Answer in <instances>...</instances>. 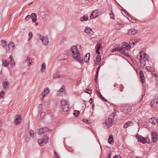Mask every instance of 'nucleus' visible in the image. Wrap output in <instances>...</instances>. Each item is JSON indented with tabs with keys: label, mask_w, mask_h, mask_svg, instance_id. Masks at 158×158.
<instances>
[{
	"label": "nucleus",
	"mask_w": 158,
	"mask_h": 158,
	"mask_svg": "<svg viewBox=\"0 0 158 158\" xmlns=\"http://www.w3.org/2000/svg\"><path fill=\"white\" fill-rule=\"evenodd\" d=\"M71 51L72 52V57L81 63H83L84 60L81 57L79 50L77 49L76 46H72L71 48Z\"/></svg>",
	"instance_id": "nucleus-1"
},
{
	"label": "nucleus",
	"mask_w": 158,
	"mask_h": 158,
	"mask_svg": "<svg viewBox=\"0 0 158 158\" xmlns=\"http://www.w3.org/2000/svg\"><path fill=\"white\" fill-rule=\"evenodd\" d=\"M116 114L115 112L112 113L109 115L108 119L106 121L105 124L107 126L110 127L112 125V122L114 120V116Z\"/></svg>",
	"instance_id": "nucleus-2"
},
{
	"label": "nucleus",
	"mask_w": 158,
	"mask_h": 158,
	"mask_svg": "<svg viewBox=\"0 0 158 158\" xmlns=\"http://www.w3.org/2000/svg\"><path fill=\"white\" fill-rule=\"evenodd\" d=\"M61 106L64 112H67L69 110V105L67 100H61Z\"/></svg>",
	"instance_id": "nucleus-3"
},
{
	"label": "nucleus",
	"mask_w": 158,
	"mask_h": 158,
	"mask_svg": "<svg viewBox=\"0 0 158 158\" xmlns=\"http://www.w3.org/2000/svg\"><path fill=\"white\" fill-rule=\"evenodd\" d=\"M100 14V10L98 9L94 11L91 13L90 18L91 19H95L98 17Z\"/></svg>",
	"instance_id": "nucleus-4"
},
{
	"label": "nucleus",
	"mask_w": 158,
	"mask_h": 158,
	"mask_svg": "<svg viewBox=\"0 0 158 158\" xmlns=\"http://www.w3.org/2000/svg\"><path fill=\"white\" fill-rule=\"evenodd\" d=\"M132 108L130 106H123L121 108V111L124 113H127L131 112Z\"/></svg>",
	"instance_id": "nucleus-5"
},
{
	"label": "nucleus",
	"mask_w": 158,
	"mask_h": 158,
	"mask_svg": "<svg viewBox=\"0 0 158 158\" xmlns=\"http://www.w3.org/2000/svg\"><path fill=\"white\" fill-rule=\"evenodd\" d=\"M39 38L44 45H47L48 44L49 40L47 36L40 35L39 36Z\"/></svg>",
	"instance_id": "nucleus-6"
},
{
	"label": "nucleus",
	"mask_w": 158,
	"mask_h": 158,
	"mask_svg": "<svg viewBox=\"0 0 158 158\" xmlns=\"http://www.w3.org/2000/svg\"><path fill=\"white\" fill-rule=\"evenodd\" d=\"M48 138L47 137L39 139L38 140V143L39 145L41 146H42L44 145L48 141Z\"/></svg>",
	"instance_id": "nucleus-7"
},
{
	"label": "nucleus",
	"mask_w": 158,
	"mask_h": 158,
	"mask_svg": "<svg viewBox=\"0 0 158 158\" xmlns=\"http://www.w3.org/2000/svg\"><path fill=\"white\" fill-rule=\"evenodd\" d=\"M22 121V116L20 115H16L14 119L15 123L17 125L19 124Z\"/></svg>",
	"instance_id": "nucleus-8"
},
{
	"label": "nucleus",
	"mask_w": 158,
	"mask_h": 158,
	"mask_svg": "<svg viewBox=\"0 0 158 158\" xmlns=\"http://www.w3.org/2000/svg\"><path fill=\"white\" fill-rule=\"evenodd\" d=\"M138 141L143 143H148L149 142V139L147 138H144L142 136L139 137L138 139Z\"/></svg>",
	"instance_id": "nucleus-9"
},
{
	"label": "nucleus",
	"mask_w": 158,
	"mask_h": 158,
	"mask_svg": "<svg viewBox=\"0 0 158 158\" xmlns=\"http://www.w3.org/2000/svg\"><path fill=\"white\" fill-rule=\"evenodd\" d=\"M150 104L152 108H156L158 107V100L154 99L151 102Z\"/></svg>",
	"instance_id": "nucleus-10"
},
{
	"label": "nucleus",
	"mask_w": 158,
	"mask_h": 158,
	"mask_svg": "<svg viewBox=\"0 0 158 158\" xmlns=\"http://www.w3.org/2000/svg\"><path fill=\"white\" fill-rule=\"evenodd\" d=\"M140 54V60L144 59L146 60H148V56L147 54H145L142 51H140L139 52Z\"/></svg>",
	"instance_id": "nucleus-11"
},
{
	"label": "nucleus",
	"mask_w": 158,
	"mask_h": 158,
	"mask_svg": "<svg viewBox=\"0 0 158 158\" xmlns=\"http://www.w3.org/2000/svg\"><path fill=\"white\" fill-rule=\"evenodd\" d=\"M120 49L121 51L122 50H129L130 49V46L127 43H124L123 44L121 45V46L120 47Z\"/></svg>",
	"instance_id": "nucleus-12"
},
{
	"label": "nucleus",
	"mask_w": 158,
	"mask_h": 158,
	"mask_svg": "<svg viewBox=\"0 0 158 158\" xmlns=\"http://www.w3.org/2000/svg\"><path fill=\"white\" fill-rule=\"evenodd\" d=\"M158 137L157 135L155 133L152 132L151 134V139L153 142H156L157 139Z\"/></svg>",
	"instance_id": "nucleus-13"
},
{
	"label": "nucleus",
	"mask_w": 158,
	"mask_h": 158,
	"mask_svg": "<svg viewBox=\"0 0 158 158\" xmlns=\"http://www.w3.org/2000/svg\"><path fill=\"white\" fill-rule=\"evenodd\" d=\"M65 91V86L63 85L59 90L57 92V94L58 95H62L63 93Z\"/></svg>",
	"instance_id": "nucleus-14"
},
{
	"label": "nucleus",
	"mask_w": 158,
	"mask_h": 158,
	"mask_svg": "<svg viewBox=\"0 0 158 158\" xmlns=\"http://www.w3.org/2000/svg\"><path fill=\"white\" fill-rule=\"evenodd\" d=\"M15 47L14 43L12 42H10L8 44L6 49L7 50H9L10 49H13Z\"/></svg>",
	"instance_id": "nucleus-15"
},
{
	"label": "nucleus",
	"mask_w": 158,
	"mask_h": 158,
	"mask_svg": "<svg viewBox=\"0 0 158 158\" xmlns=\"http://www.w3.org/2000/svg\"><path fill=\"white\" fill-rule=\"evenodd\" d=\"M139 74L141 82L142 83H143L144 82V76L143 71L142 70H140Z\"/></svg>",
	"instance_id": "nucleus-16"
},
{
	"label": "nucleus",
	"mask_w": 158,
	"mask_h": 158,
	"mask_svg": "<svg viewBox=\"0 0 158 158\" xmlns=\"http://www.w3.org/2000/svg\"><path fill=\"white\" fill-rule=\"evenodd\" d=\"M85 32L86 33L90 34H93L94 33L91 29L89 27H85Z\"/></svg>",
	"instance_id": "nucleus-17"
},
{
	"label": "nucleus",
	"mask_w": 158,
	"mask_h": 158,
	"mask_svg": "<svg viewBox=\"0 0 158 158\" xmlns=\"http://www.w3.org/2000/svg\"><path fill=\"white\" fill-rule=\"evenodd\" d=\"M137 32H138V31L137 30H136L134 29H131L129 30L128 32L127 33V34L128 35H134Z\"/></svg>",
	"instance_id": "nucleus-18"
},
{
	"label": "nucleus",
	"mask_w": 158,
	"mask_h": 158,
	"mask_svg": "<svg viewBox=\"0 0 158 158\" xmlns=\"http://www.w3.org/2000/svg\"><path fill=\"white\" fill-rule=\"evenodd\" d=\"M149 122L154 124H156L158 122V120L155 117H152L149 119Z\"/></svg>",
	"instance_id": "nucleus-19"
},
{
	"label": "nucleus",
	"mask_w": 158,
	"mask_h": 158,
	"mask_svg": "<svg viewBox=\"0 0 158 158\" xmlns=\"http://www.w3.org/2000/svg\"><path fill=\"white\" fill-rule=\"evenodd\" d=\"M31 17L32 19L33 22H35L37 20V15L35 13H32L31 14Z\"/></svg>",
	"instance_id": "nucleus-20"
},
{
	"label": "nucleus",
	"mask_w": 158,
	"mask_h": 158,
	"mask_svg": "<svg viewBox=\"0 0 158 158\" xmlns=\"http://www.w3.org/2000/svg\"><path fill=\"white\" fill-rule=\"evenodd\" d=\"M68 55L64 54L60 55L58 56V59L60 60H62L66 59Z\"/></svg>",
	"instance_id": "nucleus-21"
},
{
	"label": "nucleus",
	"mask_w": 158,
	"mask_h": 158,
	"mask_svg": "<svg viewBox=\"0 0 158 158\" xmlns=\"http://www.w3.org/2000/svg\"><path fill=\"white\" fill-rule=\"evenodd\" d=\"M101 67V65H99L97 69V71L96 73L95 80L96 82H97V80L98 79V76L99 72V71L100 69V68Z\"/></svg>",
	"instance_id": "nucleus-22"
},
{
	"label": "nucleus",
	"mask_w": 158,
	"mask_h": 158,
	"mask_svg": "<svg viewBox=\"0 0 158 158\" xmlns=\"http://www.w3.org/2000/svg\"><path fill=\"white\" fill-rule=\"evenodd\" d=\"M90 56V55L89 53H86L84 57V60L86 63H88L89 62Z\"/></svg>",
	"instance_id": "nucleus-23"
},
{
	"label": "nucleus",
	"mask_w": 158,
	"mask_h": 158,
	"mask_svg": "<svg viewBox=\"0 0 158 158\" xmlns=\"http://www.w3.org/2000/svg\"><path fill=\"white\" fill-rule=\"evenodd\" d=\"M3 87L5 89H7L9 87V83L7 81H4L2 83Z\"/></svg>",
	"instance_id": "nucleus-24"
},
{
	"label": "nucleus",
	"mask_w": 158,
	"mask_h": 158,
	"mask_svg": "<svg viewBox=\"0 0 158 158\" xmlns=\"http://www.w3.org/2000/svg\"><path fill=\"white\" fill-rule=\"evenodd\" d=\"M32 62V60L30 58V56H28L26 62L28 64V66H29L31 64Z\"/></svg>",
	"instance_id": "nucleus-25"
},
{
	"label": "nucleus",
	"mask_w": 158,
	"mask_h": 158,
	"mask_svg": "<svg viewBox=\"0 0 158 158\" xmlns=\"http://www.w3.org/2000/svg\"><path fill=\"white\" fill-rule=\"evenodd\" d=\"M9 58L10 60V64L11 65L13 66H15V64L13 59L12 56L11 55H10L9 56Z\"/></svg>",
	"instance_id": "nucleus-26"
},
{
	"label": "nucleus",
	"mask_w": 158,
	"mask_h": 158,
	"mask_svg": "<svg viewBox=\"0 0 158 158\" xmlns=\"http://www.w3.org/2000/svg\"><path fill=\"white\" fill-rule=\"evenodd\" d=\"M108 142L110 144H113L114 143V139L113 136L112 135H110L109 138L108 139Z\"/></svg>",
	"instance_id": "nucleus-27"
},
{
	"label": "nucleus",
	"mask_w": 158,
	"mask_h": 158,
	"mask_svg": "<svg viewBox=\"0 0 158 158\" xmlns=\"http://www.w3.org/2000/svg\"><path fill=\"white\" fill-rule=\"evenodd\" d=\"M88 18L87 14L81 17L80 18L81 21H87L88 20Z\"/></svg>",
	"instance_id": "nucleus-28"
},
{
	"label": "nucleus",
	"mask_w": 158,
	"mask_h": 158,
	"mask_svg": "<svg viewBox=\"0 0 158 158\" xmlns=\"http://www.w3.org/2000/svg\"><path fill=\"white\" fill-rule=\"evenodd\" d=\"M50 90L48 88H45L44 91L42 92V94L46 96V94L49 93Z\"/></svg>",
	"instance_id": "nucleus-29"
},
{
	"label": "nucleus",
	"mask_w": 158,
	"mask_h": 158,
	"mask_svg": "<svg viewBox=\"0 0 158 158\" xmlns=\"http://www.w3.org/2000/svg\"><path fill=\"white\" fill-rule=\"evenodd\" d=\"M9 62L8 60H7L6 59H4L3 60V65L4 66H7L9 65Z\"/></svg>",
	"instance_id": "nucleus-30"
},
{
	"label": "nucleus",
	"mask_w": 158,
	"mask_h": 158,
	"mask_svg": "<svg viewBox=\"0 0 158 158\" xmlns=\"http://www.w3.org/2000/svg\"><path fill=\"white\" fill-rule=\"evenodd\" d=\"M116 51H118L120 52H121V50L120 47H117L113 48L111 50V51L112 52H115Z\"/></svg>",
	"instance_id": "nucleus-31"
},
{
	"label": "nucleus",
	"mask_w": 158,
	"mask_h": 158,
	"mask_svg": "<svg viewBox=\"0 0 158 158\" xmlns=\"http://www.w3.org/2000/svg\"><path fill=\"white\" fill-rule=\"evenodd\" d=\"M136 43L135 40H131L129 41V45L130 47L131 46H133L134 44Z\"/></svg>",
	"instance_id": "nucleus-32"
},
{
	"label": "nucleus",
	"mask_w": 158,
	"mask_h": 158,
	"mask_svg": "<svg viewBox=\"0 0 158 158\" xmlns=\"http://www.w3.org/2000/svg\"><path fill=\"white\" fill-rule=\"evenodd\" d=\"M125 50H122V51L120 52L123 55H124L128 57L129 56V54L125 51Z\"/></svg>",
	"instance_id": "nucleus-33"
},
{
	"label": "nucleus",
	"mask_w": 158,
	"mask_h": 158,
	"mask_svg": "<svg viewBox=\"0 0 158 158\" xmlns=\"http://www.w3.org/2000/svg\"><path fill=\"white\" fill-rule=\"evenodd\" d=\"M145 60H143L142 61V59L140 60V62L141 64V66H143V67L146 66V63H145Z\"/></svg>",
	"instance_id": "nucleus-34"
},
{
	"label": "nucleus",
	"mask_w": 158,
	"mask_h": 158,
	"mask_svg": "<svg viewBox=\"0 0 158 158\" xmlns=\"http://www.w3.org/2000/svg\"><path fill=\"white\" fill-rule=\"evenodd\" d=\"M1 44L4 47H5L7 44L6 41L4 40H1Z\"/></svg>",
	"instance_id": "nucleus-35"
},
{
	"label": "nucleus",
	"mask_w": 158,
	"mask_h": 158,
	"mask_svg": "<svg viewBox=\"0 0 158 158\" xmlns=\"http://www.w3.org/2000/svg\"><path fill=\"white\" fill-rule=\"evenodd\" d=\"M52 77H53V78H60V77L61 76L60 74H57L56 73L53 74Z\"/></svg>",
	"instance_id": "nucleus-36"
},
{
	"label": "nucleus",
	"mask_w": 158,
	"mask_h": 158,
	"mask_svg": "<svg viewBox=\"0 0 158 158\" xmlns=\"http://www.w3.org/2000/svg\"><path fill=\"white\" fill-rule=\"evenodd\" d=\"M42 129H43V131L44 132V133H45L46 132H47L48 131V132H50L51 130L50 129H48V128L47 127H44L43 128H42Z\"/></svg>",
	"instance_id": "nucleus-37"
},
{
	"label": "nucleus",
	"mask_w": 158,
	"mask_h": 158,
	"mask_svg": "<svg viewBox=\"0 0 158 158\" xmlns=\"http://www.w3.org/2000/svg\"><path fill=\"white\" fill-rule=\"evenodd\" d=\"M46 68V64L44 63H43L42 64L41 67V71L43 72L45 70Z\"/></svg>",
	"instance_id": "nucleus-38"
},
{
	"label": "nucleus",
	"mask_w": 158,
	"mask_h": 158,
	"mask_svg": "<svg viewBox=\"0 0 158 158\" xmlns=\"http://www.w3.org/2000/svg\"><path fill=\"white\" fill-rule=\"evenodd\" d=\"M80 114L79 111L75 110L74 111L73 114L75 117H77Z\"/></svg>",
	"instance_id": "nucleus-39"
},
{
	"label": "nucleus",
	"mask_w": 158,
	"mask_h": 158,
	"mask_svg": "<svg viewBox=\"0 0 158 158\" xmlns=\"http://www.w3.org/2000/svg\"><path fill=\"white\" fill-rule=\"evenodd\" d=\"M97 49H100L102 47V46L101 43H98L96 46Z\"/></svg>",
	"instance_id": "nucleus-40"
},
{
	"label": "nucleus",
	"mask_w": 158,
	"mask_h": 158,
	"mask_svg": "<svg viewBox=\"0 0 158 158\" xmlns=\"http://www.w3.org/2000/svg\"><path fill=\"white\" fill-rule=\"evenodd\" d=\"M43 134H44V132L43 131V129L40 128L39 129V131L38 132V134L39 135H42Z\"/></svg>",
	"instance_id": "nucleus-41"
},
{
	"label": "nucleus",
	"mask_w": 158,
	"mask_h": 158,
	"mask_svg": "<svg viewBox=\"0 0 158 158\" xmlns=\"http://www.w3.org/2000/svg\"><path fill=\"white\" fill-rule=\"evenodd\" d=\"M133 122L132 121H128L126 123V124L128 126V127L132 126L133 124Z\"/></svg>",
	"instance_id": "nucleus-42"
},
{
	"label": "nucleus",
	"mask_w": 158,
	"mask_h": 158,
	"mask_svg": "<svg viewBox=\"0 0 158 158\" xmlns=\"http://www.w3.org/2000/svg\"><path fill=\"white\" fill-rule=\"evenodd\" d=\"M97 62H100L101 60V57L100 55H98L95 58Z\"/></svg>",
	"instance_id": "nucleus-43"
},
{
	"label": "nucleus",
	"mask_w": 158,
	"mask_h": 158,
	"mask_svg": "<svg viewBox=\"0 0 158 158\" xmlns=\"http://www.w3.org/2000/svg\"><path fill=\"white\" fill-rule=\"evenodd\" d=\"M85 92L89 94H91L92 93V90L90 89H86Z\"/></svg>",
	"instance_id": "nucleus-44"
},
{
	"label": "nucleus",
	"mask_w": 158,
	"mask_h": 158,
	"mask_svg": "<svg viewBox=\"0 0 158 158\" xmlns=\"http://www.w3.org/2000/svg\"><path fill=\"white\" fill-rule=\"evenodd\" d=\"M115 27L117 29H120L122 27V26L121 24H116V25L115 26Z\"/></svg>",
	"instance_id": "nucleus-45"
},
{
	"label": "nucleus",
	"mask_w": 158,
	"mask_h": 158,
	"mask_svg": "<svg viewBox=\"0 0 158 158\" xmlns=\"http://www.w3.org/2000/svg\"><path fill=\"white\" fill-rule=\"evenodd\" d=\"M110 18L112 19H114V15L112 11L111 12V13L109 14Z\"/></svg>",
	"instance_id": "nucleus-46"
},
{
	"label": "nucleus",
	"mask_w": 158,
	"mask_h": 158,
	"mask_svg": "<svg viewBox=\"0 0 158 158\" xmlns=\"http://www.w3.org/2000/svg\"><path fill=\"white\" fill-rule=\"evenodd\" d=\"M32 33L31 32H30L28 34V37L29 39L28 40V41L29 40L32 38Z\"/></svg>",
	"instance_id": "nucleus-47"
},
{
	"label": "nucleus",
	"mask_w": 158,
	"mask_h": 158,
	"mask_svg": "<svg viewBox=\"0 0 158 158\" xmlns=\"http://www.w3.org/2000/svg\"><path fill=\"white\" fill-rule=\"evenodd\" d=\"M147 69L149 71L152 72L153 71L152 69V68L150 66H148L146 67Z\"/></svg>",
	"instance_id": "nucleus-48"
},
{
	"label": "nucleus",
	"mask_w": 158,
	"mask_h": 158,
	"mask_svg": "<svg viewBox=\"0 0 158 158\" xmlns=\"http://www.w3.org/2000/svg\"><path fill=\"white\" fill-rule=\"evenodd\" d=\"M5 93L3 91H1L0 92V97L2 98L4 95Z\"/></svg>",
	"instance_id": "nucleus-49"
},
{
	"label": "nucleus",
	"mask_w": 158,
	"mask_h": 158,
	"mask_svg": "<svg viewBox=\"0 0 158 158\" xmlns=\"http://www.w3.org/2000/svg\"><path fill=\"white\" fill-rule=\"evenodd\" d=\"M43 105L42 104H40L38 106V108L39 109V110L40 111H42L43 110Z\"/></svg>",
	"instance_id": "nucleus-50"
},
{
	"label": "nucleus",
	"mask_w": 158,
	"mask_h": 158,
	"mask_svg": "<svg viewBox=\"0 0 158 158\" xmlns=\"http://www.w3.org/2000/svg\"><path fill=\"white\" fill-rule=\"evenodd\" d=\"M124 86L123 85L121 84L120 85V91L121 92H122L123 91V89H124Z\"/></svg>",
	"instance_id": "nucleus-51"
},
{
	"label": "nucleus",
	"mask_w": 158,
	"mask_h": 158,
	"mask_svg": "<svg viewBox=\"0 0 158 158\" xmlns=\"http://www.w3.org/2000/svg\"><path fill=\"white\" fill-rule=\"evenodd\" d=\"M54 153L55 156L56 158H60L58 156V154L55 151H54Z\"/></svg>",
	"instance_id": "nucleus-52"
},
{
	"label": "nucleus",
	"mask_w": 158,
	"mask_h": 158,
	"mask_svg": "<svg viewBox=\"0 0 158 158\" xmlns=\"http://www.w3.org/2000/svg\"><path fill=\"white\" fill-rule=\"evenodd\" d=\"M128 19L131 22H132V23H135L136 22V20L135 19H132V18L131 17H130V18L129 19Z\"/></svg>",
	"instance_id": "nucleus-53"
},
{
	"label": "nucleus",
	"mask_w": 158,
	"mask_h": 158,
	"mask_svg": "<svg viewBox=\"0 0 158 158\" xmlns=\"http://www.w3.org/2000/svg\"><path fill=\"white\" fill-rule=\"evenodd\" d=\"M30 134L31 137H33L34 136V132L32 130H31L30 131Z\"/></svg>",
	"instance_id": "nucleus-54"
},
{
	"label": "nucleus",
	"mask_w": 158,
	"mask_h": 158,
	"mask_svg": "<svg viewBox=\"0 0 158 158\" xmlns=\"http://www.w3.org/2000/svg\"><path fill=\"white\" fill-rule=\"evenodd\" d=\"M31 18V16L29 15H28L25 18V19L26 20H28Z\"/></svg>",
	"instance_id": "nucleus-55"
},
{
	"label": "nucleus",
	"mask_w": 158,
	"mask_h": 158,
	"mask_svg": "<svg viewBox=\"0 0 158 158\" xmlns=\"http://www.w3.org/2000/svg\"><path fill=\"white\" fill-rule=\"evenodd\" d=\"M113 158H121V156L119 155H116L114 156Z\"/></svg>",
	"instance_id": "nucleus-56"
},
{
	"label": "nucleus",
	"mask_w": 158,
	"mask_h": 158,
	"mask_svg": "<svg viewBox=\"0 0 158 158\" xmlns=\"http://www.w3.org/2000/svg\"><path fill=\"white\" fill-rule=\"evenodd\" d=\"M83 122L87 123H89V120L87 119L86 118H84L83 119Z\"/></svg>",
	"instance_id": "nucleus-57"
},
{
	"label": "nucleus",
	"mask_w": 158,
	"mask_h": 158,
	"mask_svg": "<svg viewBox=\"0 0 158 158\" xmlns=\"http://www.w3.org/2000/svg\"><path fill=\"white\" fill-rule=\"evenodd\" d=\"M49 104V101H48L44 102V105L45 106H48Z\"/></svg>",
	"instance_id": "nucleus-58"
},
{
	"label": "nucleus",
	"mask_w": 158,
	"mask_h": 158,
	"mask_svg": "<svg viewBox=\"0 0 158 158\" xmlns=\"http://www.w3.org/2000/svg\"><path fill=\"white\" fill-rule=\"evenodd\" d=\"M97 94H98V97L100 98H101L103 96L102 95L101 93L100 92L98 91V93Z\"/></svg>",
	"instance_id": "nucleus-59"
},
{
	"label": "nucleus",
	"mask_w": 158,
	"mask_h": 158,
	"mask_svg": "<svg viewBox=\"0 0 158 158\" xmlns=\"http://www.w3.org/2000/svg\"><path fill=\"white\" fill-rule=\"evenodd\" d=\"M45 112H43L41 113L40 114V116L43 118L45 116Z\"/></svg>",
	"instance_id": "nucleus-60"
},
{
	"label": "nucleus",
	"mask_w": 158,
	"mask_h": 158,
	"mask_svg": "<svg viewBox=\"0 0 158 158\" xmlns=\"http://www.w3.org/2000/svg\"><path fill=\"white\" fill-rule=\"evenodd\" d=\"M45 96V95H44L41 94V95H40V97L41 98V99H42Z\"/></svg>",
	"instance_id": "nucleus-61"
},
{
	"label": "nucleus",
	"mask_w": 158,
	"mask_h": 158,
	"mask_svg": "<svg viewBox=\"0 0 158 158\" xmlns=\"http://www.w3.org/2000/svg\"><path fill=\"white\" fill-rule=\"evenodd\" d=\"M96 52L98 54H99L100 53V52L99 49H96Z\"/></svg>",
	"instance_id": "nucleus-62"
},
{
	"label": "nucleus",
	"mask_w": 158,
	"mask_h": 158,
	"mask_svg": "<svg viewBox=\"0 0 158 158\" xmlns=\"http://www.w3.org/2000/svg\"><path fill=\"white\" fill-rule=\"evenodd\" d=\"M108 157H107V158H111V153H108Z\"/></svg>",
	"instance_id": "nucleus-63"
},
{
	"label": "nucleus",
	"mask_w": 158,
	"mask_h": 158,
	"mask_svg": "<svg viewBox=\"0 0 158 158\" xmlns=\"http://www.w3.org/2000/svg\"><path fill=\"white\" fill-rule=\"evenodd\" d=\"M102 100L105 101H106V100L104 98V97L102 96V98H101Z\"/></svg>",
	"instance_id": "nucleus-64"
}]
</instances>
